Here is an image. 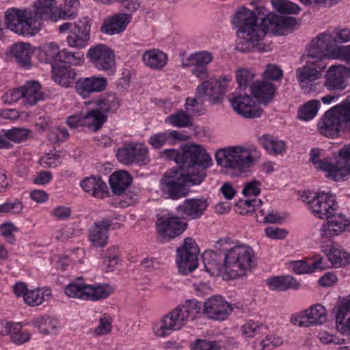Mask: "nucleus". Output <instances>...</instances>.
Returning <instances> with one entry per match:
<instances>
[{
  "instance_id": "ea45409f",
  "label": "nucleus",
  "mask_w": 350,
  "mask_h": 350,
  "mask_svg": "<svg viewBox=\"0 0 350 350\" xmlns=\"http://www.w3.org/2000/svg\"><path fill=\"white\" fill-rule=\"evenodd\" d=\"M142 60L146 66L154 70H161L167 64V55L162 51L153 49L143 53Z\"/></svg>"
},
{
  "instance_id": "09e8293b",
  "label": "nucleus",
  "mask_w": 350,
  "mask_h": 350,
  "mask_svg": "<svg viewBox=\"0 0 350 350\" xmlns=\"http://www.w3.org/2000/svg\"><path fill=\"white\" fill-rule=\"evenodd\" d=\"M165 122L174 127L185 128L192 126L193 118L187 112L180 109L167 116Z\"/></svg>"
},
{
  "instance_id": "4c0bfd02",
  "label": "nucleus",
  "mask_w": 350,
  "mask_h": 350,
  "mask_svg": "<svg viewBox=\"0 0 350 350\" xmlns=\"http://www.w3.org/2000/svg\"><path fill=\"white\" fill-rule=\"evenodd\" d=\"M77 73L75 70L65 64L53 65L52 78L62 86L68 87L74 83Z\"/></svg>"
},
{
  "instance_id": "2f4dec72",
  "label": "nucleus",
  "mask_w": 350,
  "mask_h": 350,
  "mask_svg": "<svg viewBox=\"0 0 350 350\" xmlns=\"http://www.w3.org/2000/svg\"><path fill=\"white\" fill-rule=\"evenodd\" d=\"M187 139L185 135L177 131H165L150 137L148 143L155 149H160L166 145H174Z\"/></svg>"
},
{
  "instance_id": "a19ab883",
  "label": "nucleus",
  "mask_w": 350,
  "mask_h": 350,
  "mask_svg": "<svg viewBox=\"0 0 350 350\" xmlns=\"http://www.w3.org/2000/svg\"><path fill=\"white\" fill-rule=\"evenodd\" d=\"M11 53L18 64L27 67L30 66L34 50L29 43L17 42L12 46Z\"/></svg>"
},
{
  "instance_id": "864d4df0",
  "label": "nucleus",
  "mask_w": 350,
  "mask_h": 350,
  "mask_svg": "<svg viewBox=\"0 0 350 350\" xmlns=\"http://www.w3.org/2000/svg\"><path fill=\"white\" fill-rule=\"evenodd\" d=\"M79 1L78 0H64L62 7H58L59 19H72L78 14Z\"/></svg>"
},
{
  "instance_id": "f257e3e1",
  "label": "nucleus",
  "mask_w": 350,
  "mask_h": 350,
  "mask_svg": "<svg viewBox=\"0 0 350 350\" xmlns=\"http://www.w3.org/2000/svg\"><path fill=\"white\" fill-rule=\"evenodd\" d=\"M57 12L55 0H37L31 8L8 9L5 13V24L18 35L33 36L40 30L42 20L57 21Z\"/></svg>"
},
{
  "instance_id": "13d9d810",
  "label": "nucleus",
  "mask_w": 350,
  "mask_h": 350,
  "mask_svg": "<svg viewBox=\"0 0 350 350\" xmlns=\"http://www.w3.org/2000/svg\"><path fill=\"white\" fill-rule=\"evenodd\" d=\"M31 133V131L28 129L14 127L5 131L4 135L6 136V141L10 140L14 143H20L26 140Z\"/></svg>"
},
{
  "instance_id": "473e14b6",
  "label": "nucleus",
  "mask_w": 350,
  "mask_h": 350,
  "mask_svg": "<svg viewBox=\"0 0 350 350\" xmlns=\"http://www.w3.org/2000/svg\"><path fill=\"white\" fill-rule=\"evenodd\" d=\"M327 262L319 255H315L312 262L297 260L291 263V269L297 274H309L317 271H322L327 267Z\"/></svg>"
},
{
  "instance_id": "5fc2aeb1",
  "label": "nucleus",
  "mask_w": 350,
  "mask_h": 350,
  "mask_svg": "<svg viewBox=\"0 0 350 350\" xmlns=\"http://www.w3.org/2000/svg\"><path fill=\"white\" fill-rule=\"evenodd\" d=\"M274 9L280 13L297 14L301 11L299 5L288 0H271Z\"/></svg>"
},
{
  "instance_id": "e2e57ef3",
  "label": "nucleus",
  "mask_w": 350,
  "mask_h": 350,
  "mask_svg": "<svg viewBox=\"0 0 350 350\" xmlns=\"http://www.w3.org/2000/svg\"><path fill=\"white\" fill-rule=\"evenodd\" d=\"M338 157V164L347 170L346 177L350 176V144L345 145L339 150Z\"/></svg>"
},
{
  "instance_id": "9b49d317",
  "label": "nucleus",
  "mask_w": 350,
  "mask_h": 350,
  "mask_svg": "<svg viewBox=\"0 0 350 350\" xmlns=\"http://www.w3.org/2000/svg\"><path fill=\"white\" fill-rule=\"evenodd\" d=\"M231 80V77L224 76L204 81L197 87L196 95L199 98H206L213 105L216 104L222 99Z\"/></svg>"
},
{
  "instance_id": "a878e982",
  "label": "nucleus",
  "mask_w": 350,
  "mask_h": 350,
  "mask_svg": "<svg viewBox=\"0 0 350 350\" xmlns=\"http://www.w3.org/2000/svg\"><path fill=\"white\" fill-rule=\"evenodd\" d=\"M267 32L271 31L276 35H286L298 25L295 18L292 16H279L269 15L265 18Z\"/></svg>"
},
{
  "instance_id": "f03ea898",
  "label": "nucleus",
  "mask_w": 350,
  "mask_h": 350,
  "mask_svg": "<svg viewBox=\"0 0 350 350\" xmlns=\"http://www.w3.org/2000/svg\"><path fill=\"white\" fill-rule=\"evenodd\" d=\"M162 155L176 163L181 170L182 178L189 184H200L206 176L204 170L213 165L210 154L198 144L185 146L181 152L175 149H166Z\"/></svg>"
},
{
  "instance_id": "a211bd4d",
  "label": "nucleus",
  "mask_w": 350,
  "mask_h": 350,
  "mask_svg": "<svg viewBox=\"0 0 350 350\" xmlns=\"http://www.w3.org/2000/svg\"><path fill=\"white\" fill-rule=\"evenodd\" d=\"M229 100L233 109L245 118H256L262 114V109L256 106L254 100L247 94L234 92Z\"/></svg>"
},
{
  "instance_id": "603ef678",
  "label": "nucleus",
  "mask_w": 350,
  "mask_h": 350,
  "mask_svg": "<svg viewBox=\"0 0 350 350\" xmlns=\"http://www.w3.org/2000/svg\"><path fill=\"white\" fill-rule=\"evenodd\" d=\"M96 109L107 116V113L116 111L119 106V100L113 94H108L105 96L100 97L96 102Z\"/></svg>"
},
{
  "instance_id": "412c9836",
  "label": "nucleus",
  "mask_w": 350,
  "mask_h": 350,
  "mask_svg": "<svg viewBox=\"0 0 350 350\" xmlns=\"http://www.w3.org/2000/svg\"><path fill=\"white\" fill-rule=\"evenodd\" d=\"M327 320V311L325 308L319 304H314L306 309L300 315L292 318L294 325L300 327H310L322 325Z\"/></svg>"
},
{
  "instance_id": "774afa93",
  "label": "nucleus",
  "mask_w": 350,
  "mask_h": 350,
  "mask_svg": "<svg viewBox=\"0 0 350 350\" xmlns=\"http://www.w3.org/2000/svg\"><path fill=\"white\" fill-rule=\"evenodd\" d=\"M334 59L345 63L350 70V44L339 46Z\"/></svg>"
},
{
  "instance_id": "9d476101",
  "label": "nucleus",
  "mask_w": 350,
  "mask_h": 350,
  "mask_svg": "<svg viewBox=\"0 0 350 350\" xmlns=\"http://www.w3.org/2000/svg\"><path fill=\"white\" fill-rule=\"evenodd\" d=\"M338 48L334 35L329 31H325L311 40L307 54L317 59H323L325 57L334 59Z\"/></svg>"
},
{
  "instance_id": "bb28decb",
  "label": "nucleus",
  "mask_w": 350,
  "mask_h": 350,
  "mask_svg": "<svg viewBox=\"0 0 350 350\" xmlns=\"http://www.w3.org/2000/svg\"><path fill=\"white\" fill-rule=\"evenodd\" d=\"M107 81L103 77H91L79 79L75 85L77 92L83 98L88 97L93 92L105 90Z\"/></svg>"
},
{
  "instance_id": "4d7b16f0",
  "label": "nucleus",
  "mask_w": 350,
  "mask_h": 350,
  "mask_svg": "<svg viewBox=\"0 0 350 350\" xmlns=\"http://www.w3.org/2000/svg\"><path fill=\"white\" fill-rule=\"evenodd\" d=\"M262 144L263 147L269 152L275 154H281L286 149L284 142L273 136H265Z\"/></svg>"
},
{
  "instance_id": "393cba45",
  "label": "nucleus",
  "mask_w": 350,
  "mask_h": 350,
  "mask_svg": "<svg viewBox=\"0 0 350 350\" xmlns=\"http://www.w3.org/2000/svg\"><path fill=\"white\" fill-rule=\"evenodd\" d=\"M193 185L191 183H186L182 178V172L180 177L168 176L166 173L161 180V189L167 194L169 198L173 200H177L185 196L188 193V189L186 186Z\"/></svg>"
},
{
  "instance_id": "1a4fd4ad",
  "label": "nucleus",
  "mask_w": 350,
  "mask_h": 350,
  "mask_svg": "<svg viewBox=\"0 0 350 350\" xmlns=\"http://www.w3.org/2000/svg\"><path fill=\"white\" fill-rule=\"evenodd\" d=\"M87 57L91 64L99 71L109 75L115 73L116 63L113 51L105 44H100L90 47Z\"/></svg>"
},
{
  "instance_id": "de8ad7c7",
  "label": "nucleus",
  "mask_w": 350,
  "mask_h": 350,
  "mask_svg": "<svg viewBox=\"0 0 350 350\" xmlns=\"http://www.w3.org/2000/svg\"><path fill=\"white\" fill-rule=\"evenodd\" d=\"M51 297V291L49 288L36 289L26 292L24 301L29 305L38 306L48 301Z\"/></svg>"
},
{
  "instance_id": "c03bdc74",
  "label": "nucleus",
  "mask_w": 350,
  "mask_h": 350,
  "mask_svg": "<svg viewBox=\"0 0 350 350\" xmlns=\"http://www.w3.org/2000/svg\"><path fill=\"white\" fill-rule=\"evenodd\" d=\"M61 51L59 46L53 43L50 42L44 44L38 53V57L40 61L49 63L51 65L53 68V65H58L60 64Z\"/></svg>"
},
{
  "instance_id": "f704fd0d",
  "label": "nucleus",
  "mask_w": 350,
  "mask_h": 350,
  "mask_svg": "<svg viewBox=\"0 0 350 350\" xmlns=\"http://www.w3.org/2000/svg\"><path fill=\"white\" fill-rule=\"evenodd\" d=\"M1 334L3 336H10L11 340L16 345H22L29 340L31 334L22 329L21 323L5 322L2 323Z\"/></svg>"
},
{
  "instance_id": "b1692460",
  "label": "nucleus",
  "mask_w": 350,
  "mask_h": 350,
  "mask_svg": "<svg viewBox=\"0 0 350 350\" xmlns=\"http://www.w3.org/2000/svg\"><path fill=\"white\" fill-rule=\"evenodd\" d=\"M232 310L231 305L221 296H213L204 303V312L211 319L224 321Z\"/></svg>"
},
{
  "instance_id": "6e6d98bb",
  "label": "nucleus",
  "mask_w": 350,
  "mask_h": 350,
  "mask_svg": "<svg viewBox=\"0 0 350 350\" xmlns=\"http://www.w3.org/2000/svg\"><path fill=\"white\" fill-rule=\"evenodd\" d=\"M103 265L107 271H112L118 262L119 250L116 246H111L101 254Z\"/></svg>"
},
{
  "instance_id": "a18cd8bd",
  "label": "nucleus",
  "mask_w": 350,
  "mask_h": 350,
  "mask_svg": "<svg viewBox=\"0 0 350 350\" xmlns=\"http://www.w3.org/2000/svg\"><path fill=\"white\" fill-rule=\"evenodd\" d=\"M132 178L125 171L114 172L110 176L109 183L112 191L116 195L122 194L131 185Z\"/></svg>"
},
{
  "instance_id": "37998d69",
  "label": "nucleus",
  "mask_w": 350,
  "mask_h": 350,
  "mask_svg": "<svg viewBox=\"0 0 350 350\" xmlns=\"http://www.w3.org/2000/svg\"><path fill=\"white\" fill-rule=\"evenodd\" d=\"M316 169L327 172V176L335 181H339L346 177L347 170L342 168L338 161L334 164L327 158L322 159Z\"/></svg>"
},
{
  "instance_id": "f8f14e48",
  "label": "nucleus",
  "mask_w": 350,
  "mask_h": 350,
  "mask_svg": "<svg viewBox=\"0 0 350 350\" xmlns=\"http://www.w3.org/2000/svg\"><path fill=\"white\" fill-rule=\"evenodd\" d=\"M176 252V263L180 273L187 275L196 269L199 250L193 239L186 238Z\"/></svg>"
},
{
  "instance_id": "0eeeda50",
  "label": "nucleus",
  "mask_w": 350,
  "mask_h": 350,
  "mask_svg": "<svg viewBox=\"0 0 350 350\" xmlns=\"http://www.w3.org/2000/svg\"><path fill=\"white\" fill-rule=\"evenodd\" d=\"M258 157V154L255 148L241 146L224 148L215 153L217 165L243 172L251 167Z\"/></svg>"
},
{
  "instance_id": "338daca9",
  "label": "nucleus",
  "mask_w": 350,
  "mask_h": 350,
  "mask_svg": "<svg viewBox=\"0 0 350 350\" xmlns=\"http://www.w3.org/2000/svg\"><path fill=\"white\" fill-rule=\"evenodd\" d=\"M221 347L219 342L202 339L196 340L194 347L196 350H219Z\"/></svg>"
},
{
  "instance_id": "39448f33",
  "label": "nucleus",
  "mask_w": 350,
  "mask_h": 350,
  "mask_svg": "<svg viewBox=\"0 0 350 350\" xmlns=\"http://www.w3.org/2000/svg\"><path fill=\"white\" fill-rule=\"evenodd\" d=\"M318 128L320 133L327 137H336L350 128V95L324 113Z\"/></svg>"
},
{
  "instance_id": "f3484780",
  "label": "nucleus",
  "mask_w": 350,
  "mask_h": 350,
  "mask_svg": "<svg viewBox=\"0 0 350 350\" xmlns=\"http://www.w3.org/2000/svg\"><path fill=\"white\" fill-rule=\"evenodd\" d=\"M158 234L163 239H171L180 235L187 224L182 218L174 215H163L156 223Z\"/></svg>"
},
{
  "instance_id": "c756f323",
  "label": "nucleus",
  "mask_w": 350,
  "mask_h": 350,
  "mask_svg": "<svg viewBox=\"0 0 350 350\" xmlns=\"http://www.w3.org/2000/svg\"><path fill=\"white\" fill-rule=\"evenodd\" d=\"M111 225V221L103 219L96 221L89 230V239L96 247H104L108 241V231Z\"/></svg>"
},
{
  "instance_id": "49530a36",
  "label": "nucleus",
  "mask_w": 350,
  "mask_h": 350,
  "mask_svg": "<svg viewBox=\"0 0 350 350\" xmlns=\"http://www.w3.org/2000/svg\"><path fill=\"white\" fill-rule=\"evenodd\" d=\"M32 324L44 334H55L60 327L59 321L49 316L37 318L33 321Z\"/></svg>"
},
{
  "instance_id": "c9c22d12",
  "label": "nucleus",
  "mask_w": 350,
  "mask_h": 350,
  "mask_svg": "<svg viewBox=\"0 0 350 350\" xmlns=\"http://www.w3.org/2000/svg\"><path fill=\"white\" fill-rule=\"evenodd\" d=\"M322 251L334 267H345L350 263V254L340 245L332 244L327 248L323 249Z\"/></svg>"
},
{
  "instance_id": "7c9ffc66",
  "label": "nucleus",
  "mask_w": 350,
  "mask_h": 350,
  "mask_svg": "<svg viewBox=\"0 0 350 350\" xmlns=\"http://www.w3.org/2000/svg\"><path fill=\"white\" fill-rule=\"evenodd\" d=\"M131 21V15L129 14H118L106 18L100 31L107 34L113 35L122 32Z\"/></svg>"
},
{
  "instance_id": "0e129e2a",
  "label": "nucleus",
  "mask_w": 350,
  "mask_h": 350,
  "mask_svg": "<svg viewBox=\"0 0 350 350\" xmlns=\"http://www.w3.org/2000/svg\"><path fill=\"white\" fill-rule=\"evenodd\" d=\"M263 79L265 81H277L282 78V70L276 65L269 64L267 66L263 74Z\"/></svg>"
},
{
  "instance_id": "3c124183",
  "label": "nucleus",
  "mask_w": 350,
  "mask_h": 350,
  "mask_svg": "<svg viewBox=\"0 0 350 350\" xmlns=\"http://www.w3.org/2000/svg\"><path fill=\"white\" fill-rule=\"evenodd\" d=\"M321 106L319 100L313 99L301 105L298 110L299 119L308 121L313 119L317 114Z\"/></svg>"
},
{
  "instance_id": "423d86ee",
  "label": "nucleus",
  "mask_w": 350,
  "mask_h": 350,
  "mask_svg": "<svg viewBox=\"0 0 350 350\" xmlns=\"http://www.w3.org/2000/svg\"><path fill=\"white\" fill-rule=\"evenodd\" d=\"M224 271L226 280H234L245 275L246 271L254 266L255 256L252 248L245 245H239L230 249L226 248Z\"/></svg>"
},
{
  "instance_id": "052dcab7",
  "label": "nucleus",
  "mask_w": 350,
  "mask_h": 350,
  "mask_svg": "<svg viewBox=\"0 0 350 350\" xmlns=\"http://www.w3.org/2000/svg\"><path fill=\"white\" fill-rule=\"evenodd\" d=\"M265 327L260 323L250 320L241 327L242 335L245 338H252L261 333Z\"/></svg>"
},
{
  "instance_id": "4468645a",
  "label": "nucleus",
  "mask_w": 350,
  "mask_h": 350,
  "mask_svg": "<svg viewBox=\"0 0 350 350\" xmlns=\"http://www.w3.org/2000/svg\"><path fill=\"white\" fill-rule=\"evenodd\" d=\"M306 65L299 68L297 78L301 88H307L308 83L314 81L321 77V72L327 67L324 59H317L308 54L305 58Z\"/></svg>"
},
{
  "instance_id": "aec40b11",
  "label": "nucleus",
  "mask_w": 350,
  "mask_h": 350,
  "mask_svg": "<svg viewBox=\"0 0 350 350\" xmlns=\"http://www.w3.org/2000/svg\"><path fill=\"white\" fill-rule=\"evenodd\" d=\"M91 20L85 16L74 23V27L70 31L66 42L73 48H84L88 45L90 38Z\"/></svg>"
},
{
  "instance_id": "6ab92c4d",
  "label": "nucleus",
  "mask_w": 350,
  "mask_h": 350,
  "mask_svg": "<svg viewBox=\"0 0 350 350\" xmlns=\"http://www.w3.org/2000/svg\"><path fill=\"white\" fill-rule=\"evenodd\" d=\"M208 206V200L204 198H187L176 210L183 219L196 220L202 217Z\"/></svg>"
},
{
  "instance_id": "5701e85b",
  "label": "nucleus",
  "mask_w": 350,
  "mask_h": 350,
  "mask_svg": "<svg viewBox=\"0 0 350 350\" xmlns=\"http://www.w3.org/2000/svg\"><path fill=\"white\" fill-rule=\"evenodd\" d=\"M307 203L312 214L320 219L326 218L336 210L334 197L324 192L316 194Z\"/></svg>"
},
{
  "instance_id": "2eb2a0df",
  "label": "nucleus",
  "mask_w": 350,
  "mask_h": 350,
  "mask_svg": "<svg viewBox=\"0 0 350 350\" xmlns=\"http://www.w3.org/2000/svg\"><path fill=\"white\" fill-rule=\"evenodd\" d=\"M118 160L126 165L133 163L146 165L149 162L147 148L139 143L125 144L117 150Z\"/></svg>"
},
{
  "instance_id": "bf43d9fd",
  "label": "nucleus",
  "mask_w": 350,
  "mask_h": 350,
  "mask_svg": "<svg viewBox=\"0 0 350 350\" xmlns=\"http://www.w3.org/2000/svg\"><path fill=\"white\" fill-rule=\"evenodd\" d=\"M60 57L62 64L80 65L84 60L83 53L81 52H70L67 49L61 51Z\"/></svg>"
},
{
  "instance_id": "72a5a7b5",
  "label": "nucleus",
  "mask_w": 350,
  "mask_h": 350,
  "mask_svg": "<svg viewBox=\"0 0 350 350\" xmlns=\"http://www.w3.org/2000/svg\"><path fill=\"white\" fill-rule=\"evenodd\" d=\"M80 185L85 193L95 198H104L107 196V186L100 177H87L81 181Z\"/></svg>"
},
{
  "instance_id": "c85d7f7f",
  "label": "nucleus",
  "mask_w": 350,
  "mask_h": 350,
  "mask_svg": "<svg viewBox=\"0 0 350 350\" xmlns=\"http://www.w3.org/2000/svg\"><path fill=\"white\" fill-rule=\"evenodd\" d=\"M250 90L252 95L258 103L266 105L273 98L275 86L271 81H256L250 85Z\"/></svg>"
},
{
  "instance_id": "58836bf2",
  "label": "nucleus",
  "mask_w": 350,
  "mask_h": 350,
  "mask_svg": "<svg viewBox=\"0 0 350 350\" xmlns=\"http://www.w3.org/2000/svg\"><path fill=\"white\" fill-rule=\"evenodd\" d=\"M265 284L269 289L278 291L297 289L299 286V283L290 275L269 278L265 280Z\"/></svg>"
},
{
  "instance_id": "79ce46f5",
  "label": "nucleus",
  "mask_w": 350,
  "mask_h": 350,
  "mask_svg": "<svg viewBox=\"0 0 350 350\" xmlns=\"http://www.w3.org/2000/svg\"><path fill=\"white\" fill-rule=\"evenodd\" d=\"M41 86L37 81L27 82L24 86L21 88L23 93V103L25 105H33L38 100L43 98V94L40 91Z\"/></svg>"
},
{
  "instance_id": "ddd939ff",
  "label": "nucleus",
  "mask_w": 350,
  "mask_h": 350,
  "mask_svg": "<svg viewBox=\"0 0 350 350\" xmlns=\"http://www.w3.org/2000/svg\"><path fill=\"white\" fill-rule=\"evenodd\" d=\"M107 116L93 109L85 113H78L70 116L67 119V124L70 129L85 127L90 131H97L107 121Z\"/></svg>"
},
{
  "instance_id": "7ed1b4c3",
  "label": "nucleus",
  "mask_w": 350,
  "mask_h": 350,
  "mask_svg": "<svg viewBox=\"0 0 350 350\" xmlns=\"http://www.w3.org/2000/svg\"><path fill=\"white\" fill-rule=\"evenodd\" d=\"M232 22L237 29L236 50L242 53L260 50V42L267 33L265 18H258L252 10L241 7L234 13Z\"/></svg>"
},
{
  "instance_id": "e433bc0d",
  "label": "nucleus",
  "mask_w": 350,
  "mask_h": 350,
  "mask_svg": "<svg viewBox=\"0 0 350 350\" xmlns=\"http://www.w3.org/2000/svg\"><path fill=\"white\" fill-rule=\"evenodd\" d=\"M338 329L350 334V295L344 297L336 314Z\"/></svg>"
},
{
  "instance_id": "4be33fe9",
  "label": "nucleus",
  "mask_w": 350,
  "mask_h": 350,
  "mask_svg": "<svg viewBox=\"0 0 350 350\" xmlns=\"http://www.w3.org/2000/svg\"><path fill=\"white\" fill-rule=\"evenodd\" d=\"M327 221L323 224L319 231L321 239H328L338 236L348 230L350 226L349 219L342 214H330L326 217Z\"/></svg>"
},
{
  "instance_id": "8fccbe9b",
  "label": "nucleus",
  "mask_w": 350,
  "mask_h": 350,
  "mask_svg": "<svg viewBox=\"0 0 350 350\" xmlns=\"http://www.w3.org/2000/svg\"><path fill=\"white\" fill-rule=\"evenodd\" d=\"M213 57L211 53L208 51H200L191 54L185 60L182 62L184 68L190 67L192 65H198L206 67L213 61Z\"/></svg>"
},
{
  "instance_id": "6e6552de",
  "label": "nucleus",
  "mask_w": 350,
  "mask_h": 350,
  "mask_svg": "<svg viewBox=\"0 0 350 350\" xmlns=\"http://www.w3.org/2000/svg\"><path fill=\"white\" fill-rule=\"evenodd\" d=\"M113 291V288L109 284H88L81 278L75 279L64 287V293L67 297L92 301L107 298Z\"/></svg>"
},
{
  "instance_id": "dca6fc26",
  "label": "nucleus",
  "mask_w": 350,
  "mask_h": 350,
  "mask_svg": "<svg viewBox=\"0 0 350 350\" xmlns=\"http://www.w3.org/2000/svg\"><path fill=\"white\" fill-rule=\"evenodd\" d=\"M350 77L349 69L342 64L329 66L325 75L324 86L327 90L340 92L346 88Z\"/></svg>"
},
{
  "instance_id": "cd10ccee",
  "label": "nucleus",
  "mask_w": 350,
  "mask_h": 350,
  "mask_svg": "<svg viewBox=\"0 0 350 350\" xmlns=\"http://www.w3.org/2000/svg\"><path fill=\"white\" fill-rule=\"evenodd\" d=\"M205 271L211 275H221L226 280L224 269V255L213 251H206L202 255Z\"/></svg>"
},
{
  "instance_id": "20e7f679",
  "label": "nucleus",
  "mask_w": 350,
  "mask_h": 350,
  "mask_svg": "<svg viewBox=\"0 0 350 350\" xmlns=\"http://www.w3.org/2000/svg\"><path fill=\"white\" fill-rule=\"evenodd\" d=\"M202 313V304L196 299H188L165 315L153 326L158 337H165L172 332L180 329L189 320H193Z\"/></svg>"
},
{
  "instance_id": "680f3d73",
  "label": "nucleus",
  "mask_w": 350,
  "mask_h": 350,
  "mask_svg": "<svg viewBox=\"0 0 350 350\" xmlns=\"http://www.w3.org/2000/svg\"><path fill=\"white\" fill-rule=\"evenodd\" d=\"M255 78V74L247 69H239L236 73V79L241 89H245Z\"/></svg>"
},
{
  "instance_id": "69168bd1",
  "label": "nucleus",
  "mask_w": 350,
  "mask_h": 350,
  "mask_svg": "<svg viewBox=\"0 0 350 350\" xmlns=\"http://www.w3.org/2000/svg\"><path fill=\"white\" fill-rule=\"evenodd\" d=\"M282 344L283 340L280 337L275 334H269L261 341L262 350H271V349L279 347Z\"/></svg>"
}]
</instances>
